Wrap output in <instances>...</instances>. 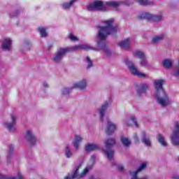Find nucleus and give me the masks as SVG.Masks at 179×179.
Returning a JSON list of instances; mask_svg holds the SVG:
<instances>
[{
  "instance_id": "33",
  "label": "nucleus",
  "mask_w": 179,
  "mask_h": 179,
  "mask_svg": "<svg viewBox=\"0 0 179 179\" xmlns=\"http://www.w3.org/2000/svg\"><path fill=\"white\" fill-rule=\"evenodd\" d=\"M134 55L136 58H140V61L143 59V57L144 56V51H134Z\"/></svg>"
},
{
  "instance_id": "23",
  "label": "nucleus",
  "mask_w": 179,
  "mask_h": 179,
  "mask_svg": "<svg viewBox=\"0 0 179 179\" xmlns=\"http://www.w3.org/2000/svg\"><path fill=\"white\" fill-rule=\"evenodd\" d=\"M76 0H70V1H66L64 3H62V8L65 10H70L72 6H73L74 3H76Z\"/></svg>"
},
{
  "instance_id": "48",
  "label": "nucleus",
  "mask_w": 179,
  "mask_h": 179,
  "mask_svg": "<svg viewBox=\"0 0 179 179\" xmlns=\"http://www.w3.org/2000/svg\"><path fill=\"white\" fill-rule=\"evenodd\" d=\"M178 65H179V62H178Z\"/></svg>"
},
{
  "instance_id": "6",
  "label": "nucleus",
  "mask_w": 179,
  "mask_h": 179,
  "mask_svg": "<svg viewBox=\"0 0 179 179\" xmlns=\"http://www.w3.org/2000/svg\"><path fill=\"white\" fill-rule=\"evenodd\" d=\"M163 13H159V14L154 15L150 13H141L138 16V20H148V21H152V22H161L163 21Z\"/></svg>"
},
{
  "instance_id": "8",
  "label": "nucleus",
  "mask_w": 179,
  "mask_h": 179,
  "mask_svg": "<svg viewBox=\"0 0 179 179\" xmlns=\"http://www.w3.org/2000/svg\"><path fill=\"white\" fill-rule=\"evenodd\" d=\"M125 62L126 65H127L129 70L131 73H132V75L138 76V78H149L148 73H144V72H141V71H139V69H138V68H136V66H135V64H134V62H132L131 61H129L128 59H127Z\"/></svg>"
},
{
  "instance_id": "39",
  "label": "nucleus",
  "mask_w": 179,
  "mask_h": 179,
  "mask_svg": "<svg viewBox=\"0 0 179 179\" xmlns=\"http://www.w3.org/2000/svg\"><path fill=\"white\" fill-rule=\"evenodd\" d=\"M133 138L134 139L135 143H138L139 142V137H138L137 133H134L133 134Z\"/></svg>"
},
{
  "instance_id": "18",
  "label": "nucleus",
  "mask_w": 179,
  "mask_h": 179,
  "mask_svg": "<svg viewBox=\"0 0 179 179\" xmlns=\"http://www.w3.org/2000/svg\"><path fill=\"white\" fill-rule=\"evenodd\" d=\"M130 39H125L119 41L118 45L123 50H129L130 49Z\"/></svg>"
},
{
  "instance_id": "36",
  "label": "nucleus",
  "mask_w": 179,
  "mask_h": 179,
  "mask_svg": "<svg viewBox=\"0 0 179 179\" xmlns=\"http://www.w3.org/2000/svg\"><path fill=\"white\" fill-rule=\"evenodd\" d=\"M147 166V162H143V164H141L140 166L138 168L137 172H142V171H145Z\"/></svg>"
},
{
  "instance_id": "25",
  "label": "nucleus",
  "mask_w": 179,
  "mask_h": 179,
  "mask_svg": "<svg viewBox=\"0 0 179 179\" xmlns=\"http://www.w3.org/2000/svg\"><path fill=\"white\" fill-rule=\"evenodd\" d=\"M157 139L158 140L159 143L164 147H166L168 145V143L166 141L165 137L163 136V134H157Z\"/></svg>"
},
{
  "instance_id": "14",
  "label": "nucleus",
  "mask_w": 179,
  "mask_h": 179,
  "mask_svg": "<svg viewBox=\"0 0 179 179\" xmlns=\"http://www.w3.org/2000/svg\"><path fill=\"white\" fill-rule=\"evenodd\" d=\"M1 48L4 51H10L13 49V40L10 38H5L2 41Z\"/></svg>"
},
{
  "instance_id": "3",
  "label": "nucleus",
  "mask_w": 179,
  "mask_h": 179,
  "mask_svg": "<svg viewBox=\"0 0 179 179\" xmlns=\"http://www.w3.org/2000/svg\"><path fill=\"white\" fill-rule=\"evenodd\" d=\"M77 50H94V48L89 44H79L66 48H60L53 55L52 60L57 63L61 62L69 51H76Z\"/></svg>"
},
{
  "instance_id": "29",
  "label": "nucleus",
  "mask_w": 179,
  "mask_h": 179,
  "mask_svg": "<svg viewBox=\"0 0 179 179\" xmlns=\"http://www.w3.org/2000/svg\"><path fill=\"white\" fill-rule=\"evenodd\" d=\"M138 169L136 171H134V172H131L130 175L131 176V179H149L148 176H142L141 178H138Z\"/></svg>"
},
{
  "instance_id": "26",
  "label": "nucleus",
  "mask_w": 179,
  "mask_h": 179,
  "mask_svg": "<svg viewBox=\"0 0 179 179\" xmlns=\"http://www.w3.org/2000/svg\"><path fill=\"white\" fill-rule=\"evenodd\" d=\"M166 34H160V35H157V36H153L152 42L154 43H159L162 40H164L166 37Z\"/></svg>"
},
{
  "instance_id": "32",
  "label": "nucleus",
  "mask_w": 179,
  "mask_h": 179,
  "mask_svg": "<svg viewBox=\"0 0 179 179\" xmlns=\"http://www.w3.org/2000/svg\"><path fill=\"white\" fill-rule=\"evenodd\" d=\"M85 63L87 65V68L88 69L92 68L94 66L93 59H92V58H90V57L89 56H87L85 57Z\"/></svg>"
},
{
  "instance_id": "46",
  "label": "nucleus",
  "mask_w": 179,
  "mask_h": 179,
  "mask_svg": "<svg viewBox=\"0 0 179 179\" xmlns=\"http://www.w3.org/2000/svg\"><path fill=\"white\" fill-rule=\"evenodd\" d=\"M7 162H10V154H8L7 157Z\"/></svg>"
},
{
  "instance_id": "15",
  "label": "nucleus",
  "mask_w": 179,
  "mask_h": 179,
  "mask_svg": "<svg viewBox=\"0 0 179 179\" xmlns=\"http://www.w3.org/2000/svg\"><path fill=\"white\" fill-rule=\"evenodd\" d=\"M115 130H117L116 123H114V122H112V120L108 119L106 129V132L107 134H113Z\"/></svg>"
},
{
  "instance_id": "20",
  "label": "nucleus",
  "mask_w": 179,
  "mask_h": 179,
  "mask_svg": "<svg viewBox=\"0 0 179 179\" xmlns=\"http://www.w3.org/2000/svg\"><path fill=\"white\" fill-rule=\"evenodd\" d=\"M149 86L148 83H143L137 90V94L138 96H142L145 94L148 89Z\"/></svg>"
},
{
  "instance_id": "44",
  "label": "nucleus",
  "mask_w": 179,
  "mask_h": 179,
  "mask_svg": "<svg viewBox=\"0 0 179 179\" xmlns=\"http://www.w3.org/2000/svg\"><path fill=\"white\" fill-rule=\"evenodd\" d=\"M171 179H179V175H173Z\"/></svg>"
},
{
  "instance_id": "27",
  "label": "nucleus",
  "mask_w": 179,
  "mask_h": 179,
  "mask_svg": "<svg viewBox=\"0 0 179 179\" xmlns=\"http://www.w3.org/2000/svg\"><path fill=\"white\" fill-rule=\"evenodd\" d=\"M140 65L141 66H150L148 59L146 57V54L144 52H143V57H142V59L140 61Z\"/></svg>"
},
{
  "instance_id": "31",
  "label": "nucleus",
  "mask_w": 179,
  "mask_h": 179,
  "mask_svg": "<svg viewBox=\"0 0 179 179\" xmlns=\"http://www.w3.org/2000/svg\"><path fill=\"white\" fill-rule=\"evenodd\" d=\"M162 65L164 68L170 69L172 67L173 63L171 59H166L162 61Z\"/></svg>"
},
{
  "instance_id": "19",
  "label": "nucleus",
  "mask_w": 179,
  "mask_h": 179,
  "mask_svg": "<svg viewBox=\"0 0 179 179\" xmlns=\"http://www.w3.org/2000/svg\"><path fill=\"white\" fill-rule=\"evenodd\" d=\"M141 141L148 147H150L151 145V140L149 136H147L145 131H142L141 133Z\"/></svg>"
},
{
  "instance_id": "7",
  "label": "nucleus",
  "mask_w": 179,
  "mask_h": 179,
  "mask_svg": "<svg viewBox=\"0 0 179 179\" xmlns=\"http://www.w3.org/2000/svg\"><path fill=\"white\" fill-rule=\"evenodd\" d=\"M116 143L115 138H108L105 141V147L103 148V151L106 154L108 159L111 160L113 158L114 150H112V147Z\"/></svg>"
},
{
  "instance_id": "24",
  "label": "nucleus",
  "mask_w": 179,
  "mask_h": 179,
  "mask_svg": "<svg viewBox=\"0 0 179 179\" xmlns=\"http://www.w3.org/2000/svg\"><path fill=\"white\" fill-rule=\"evenodd\" d=\"M136 2L140 6H154L155 4L154 0H136Z\"/></svg>"
},
{
  "instance_id": "10",
  "label": "nucleus",
  "mask_w": 179,
  "mask_h": 179,
  "mask_svg": "<svg viewBox=\"0 0 179 179\" xmlns=\"http://www.w3.org/2000/svg\"><path fill=\"white\" fill-rule=\"evenodd\" d=\"M159 104L162 107H167V106L171 104V100L169 97V95L165 92L163 85L161 90L160 97L159 98Z\"/></svg>"
},
{
  "instance_id": "5",
  "label": "nucleus",
  "mask_w": 179,
  "mask_h": 179,
  "mask_svg": "<svg viewBox=\"0 0 179 179\" xmlns=\"http://www.w3.org/2000/svg\"><path fill=\"white\" fill-rule=\"evenodd\" d=\"M9 120L3 122V125L4 128L9 130V131H15L17 130V122L18 120L17 114L15 113H10L9 115Z\"/></svg>"
},
{
  "instance_id": "1",
  "label": "nucleus",
  "mask_w": 179,
  "mask_h": 179,
  "mask_svg": "<svg viewBox=\"0 0 179 179\" xmlns=\"http://www.w3.org/2000/svg\"><path fill=\"white\" fill-rule=\"evenodd\" d=\"M115 22L114 18H110L104 21L106 27H98V47L103 50L107 57H109L111 54L110 50L107 47L106 38L108 34H112V33H116L117 31V27H114L113 24Z\"/></svg>"
},
{
  "instance_id": "43",
  "label": "nucleus",
  "mask_w": 179,
  "mask_h": 179,
  "mask_svg": "<svg viewBox=\"0 0 179 179\" xmlns=\"http://www.w3.org/2000/svg\"><path fill=\"white\" fill-rule=\"evenodd\" d=\"M173 76L176 77L179 76V68L175 71Z\"/></svg>"
},
{
  "instance_id": "35",
  "label": "nucleus",
  "mask_w": 179,
  "mask_h": 179,
  "mask_svg": "<svg viewBox=\"0 0 179 179\" xmlns=\"http://www.w3.org/2000/svg\"><path fill=\"white\" fill-rule=\"evenodd\" d=\"M38 31L40 32L41 37H47V29L45 28H43V27H40L38 28Z\"/></svg>"
},
{
  "instance_id": "11",
  "label": "nucleus",
  "mask_w": 179,
  "mask_h": 179,
  "mask_svg": "<svg viewBox=\"0 0 179 179\" xmlns=\"http://www.w3.org/2000/svg\"><path fill=\"white\" fill-rule=\"evenodd\" d=\"M24 137L29 145H36L38 143V140L31 129H28L24 134Z\"/></svg>"
},
{
  "instance_id": "28",
  "label": "nucleus",
  "mask_w": 179,
  "mask_h": 179,
  "mask_svg": "<svg viewBox=\"0 0 179 179\" xmlns=\"http://www.w3.org/2000/svg\"><path fill=\"white\" fill-rule=\"evenodd\" d=\"M64 155L66 158H72L73 157V152L69 145H66Z\"/></svg>"
},
{
  "instance_id": "12",
  "label": "nucleus",
  "mask_w": 179,
  "mask_h": 179,
  "mask_svg": "<svg viewBox=\"0 0 179 179\" xmlns=\"http://www.w3.org/2000/svg\"><path fill=\"white\" fill-rule=\"evenodd\" d=\"M172 139V143L174 145H179V122H176L175 129L171 136Z\"/></svg>"
},
{
  "instance_id": "22",
  "label": "nucleus",
  "mask_w": 179,
  "mask_h": 179,
  "mask_svg": "<svg viewBox=\"0 0 179 179\" xmlns=\"http://www.w3.org/2000/svg\"><path fill=\"white\" fill-rule=\"evenodd\" d=\"M99 148H100V145L94 143H88L85 145L86 151H93L94 150H98Z\"/></svg>"
},
{
  "instance_id": "47",
  "label": "nucleus",
  "mask_w": 179,
  "mask_h": 179,
  "mask_svg": "<svg viewBox=\"0 0 179 179\" xmlns=\"http://www.w3.org/2000/svg\"><path fill=\"white\" fill-rule=\"evenodd\" d=\"M119 171H124V166H123V165H120V166H119Z\"/></svg>"
},
{
  "instance_id": "30",
  "label": "nucleus",
  "mask_w": 179,
  "mask_h": 179,
  "mask_svg": "<svg viewBox=\"0 0 179 179\" xmlns=\"http://www.w3.org/2000/svg\"><path fill=\"white\" fill-rule=\"evenodd\" d=\"M121 141L125 147H129L130 144H131V140L128 138V137H126L125 136H122L121 137Z\"/></svg>"
},
{
  "instance_id": "45",
  "label": "nucleus",
  "mask_w": 179,
  "mask_h": 179,
  "mask_svg": "<svg viewBox=\"0 0 179 179\" xmlns=\"http://www.w3.org/2000/svg\"><path fill=\"white\" fill-rule=\"evenodd\" d=\"M15 148V145H13V144L11 145H10L9 147V151H13V150H14Z\"/></svg>"
},
{
  "instance_id": "17",
  "label": "nucleus",
  "mask_w": 179,
  "mask_h": 179,
  "mask_svg": "<svg viewBox=\"0 0 179 179\" xmlns=\"http://www.w3.org/2000/svg\"><path fill=\"white\" fill-rule=\"evenodd\" d=\"M83 140V136L81 134H75L74 138H73L72 144L76 150H78L80 147V144Z\"/></svg>"
},
{
  "instance_id": "42",
  "label": "nucleus",
  "mask_w": 179,
  "mask_h": 179,
  "mask_svg": "<svg viewBox=\"0 0 179 179\" xmlns=\"http://www.w3.org/2000/svg\"><path fill=\"white\" fill-rule=\"evenodd\" d=\"M43 87L45 88V89H48V87H50V85L48 82H43Z\"/></svg>"
},
{
  "instance_id": "37",
  "label": "nucleus",
  "mask_w": 179,
  "mask_h": 179,
  "mask_svg": "<svg viewBox=\"0 0 179 179\" xmlns=\"http://www.w3.org/2000/svg\"><path fill=\"white\" fill-rule=\"evenodd\" d=\"M32 44L31 43H30V41H25L22 47L24 50H30V48H31Z\"/></svg>"
},
{
  "instance_id": "9",
  "label": "nucleus",
  "mask_w": 179,
  "mask_h": 179,
  "mask_svg": "<svg viewBox=\"0 0 179 179\" xmlns=\"http://www.w3.org/2000/svg\"><path fill=\"white\" fill-rule=\"evenodd\" d=\"M164 82L165 81L164 80V79H158L157 80H155L154 82L155 97L158 104L159 103V97L161 95V92H162Z\"/></svg>"
},
{
  "instance_id": "41",
  "label": "nucleus",
  "mask_w": 179,
  "mask_h": 179,
  "mask_svg": "<svg viewBox=\"0 0 179 179\" xmlns=\"http://www.w3.org/2000/svg\"><path fill=\"white\" fill-rule=\"evenodd\" d=\"M20 10H16L15 11H14V13L10 14V17H15V16L18 15L20 14Z\"/></svg>"
},
{
  "instance_id": "40",
  "label": "nucleus",
  "mask_w": 179,
  "mask_h": 179,
  "mask_svg": "<svg viewBox=\"0 0 179 179\" xmlns=\"http://www.w3.org/2000/svg\"><path fill=\"white\" fill-rule=\"evenodd\" d=\"M69 38H70V40H71L72 41H76L78 40L77 36H75V35H72V34H70V35H69Z\"/></svg>"
},
{
  "instance_id": "4",
  "label": "nucleus",
  "mask_w": 179,
  "mask_h": 179,
  "mask_svg": "<svg viewBox=\"0 0 179 179\" xmlns=\"http://www.w3.org/2000/svg\"><path fill=\"white\" fill-rule=\"evenodd\" d=\"M126 4V1H108L104 6L103 1H94L87 6L88 11H105L108 7L117 8L121 4Z\"/></svg>"
},
{
  "instance_id": "16",
  "label": "nucleus",
  "mask_w": 179,
  "mask_h": 179,
  "mask_svg": "<svg viewBox=\"0 0 179 179\" xmlns=\"http://www.w3.org/2000/svg\"><path fill=\"white\" fill-rule=\"evenodd\" d=\"M131 121H132V122L134 123V126L138 128V127H139V124L137 122V119L136 117H135L134 115H131V117H129V119H124L123 120V125L124 127H128V128H129V127H131Z\"/></svg>"
},
{
  "instance_id": "34",
  "label": "nucleus",
  "mask_w": 179,
  "mask_h": 179,
  "mask_svg": "<svg viewBox=\"0 0 179 179\" xmlns=\"http://www.w3.org/2000/svg\"><path fill=\"white\" fill-rule=\"evenodd\" d=\"M0 179H24V176H22V173L20 172L17 173V178H7L6 176H3V175H1L0 173Z\"/></svg>"
},
{
  "instance_id": "38",
  "label": "nucleus",
  "mask_w": 179,
  "mask_h": 179,
  "mask_svg": "<svg viewBox=\"0 0 179 179\" xmlns=\"http://www.w3.org/2000/svg\"><path fill=\"white\" fill-rule=\"evenodd\" d=\"M72 89H73V86H71V89H69V88L62 89V94H64V96H67L68 94H70V93H71Z\"/></svg>"
},
{
  "instance_id": "13",
  "label": "nucleus",
  "mask_w": 179,
  "mask_h": 179,
  "mask_svg": "<svg viewBox=\"0 0 179 179\" xmlns=\"http://www.w3.org/2000/svg\"><path fill=\"white\" fill-rule=\"evenodd\" d=\"M88 82H89L88 79H86L85 78H84L83 79H81V80H79L78 82H74V83H73L72 88L80 89V90H86L87 87Z\"/></svg>"
},
{
  "instance_id": "21",
  "label": "nucleus",
  "mask_w": 179,
  "mask_h": 179,
  "mask_svg": "<svg viewBox=\"0 0 179 179\" xmlns=\"http://www.w3.org/2000/svg\"><path fill=\"white\" fill-rule=\"evenodd\" d=\"M109 107V103L106 102L99 109V114H100V119L103 120V117L105 116V114L106 113L107 108Z\"/></svg>"
},
{
  "instance_id": "2",
  "label": "nucleus",
  "mask_w": 179,
  "mask_h": 179,
  "mask_svg": "<svg viewBox=\"0 0 179 179\" xmlns=\"http://www.w3.org/2000/svg\"><path fill=\"white\" fill-rule=\"evenodd\" d=\"M96 155H92L89 164L87 165L86 168H85L81 173H79V169L80 168H81L83 162L81 161L80 162H78V164H76L72 175H68L67 176H66V178H64V179H83L86 176L88 172H90V171L93 169V166H94V164H96Z\"/></svg>"
}]
</instances>
